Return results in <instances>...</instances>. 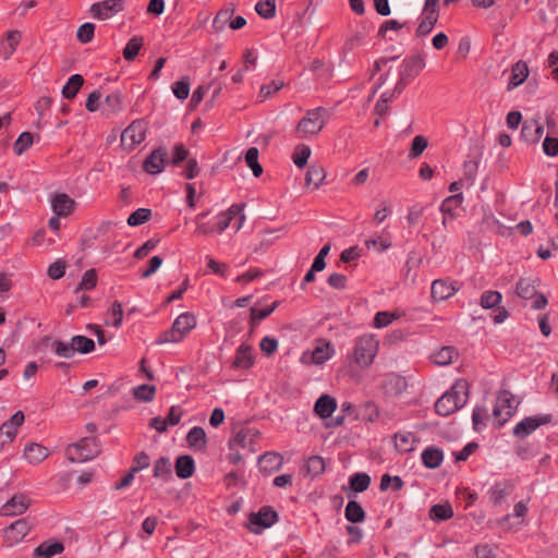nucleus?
<instances>
[{
    "mask_svg": "<svg viewBox=\"0 0 558 558\" xmlns=\"http://www.w3.org/2000/svg\"><path fill=\"white\" fill-rule=\"evenodd\" d=\"M469 384L464 379L457 380L451 389L445 392L435 403V411L448 416L461 409L468 401Z\"/></svg>",
    "mask_w": 558,
    "mask_h": 558,
    "instance_id": "f257e3e1",
    "label": "nucleus"
},
{
    "mask_svg": "<svg viewBox=\"0 0 558 558\" xmlns=\"http://www.w3.org/2000/svg\"><path fill=\"white\" fill-rule=\"evenodd\" d=\"M379 340L371 333L357 337L354 341L352 360L362 369L368 368L377 355Z\"/></svg>",
    "mask_w": 558,
    "mask_h": 558,
    "instance_id": "f03ea898",
    "label": "nucleus"
},
{
    "mask_svg": "<svg viewBox=\"0 0 558 558\" xmlns=\"http://www.w3.org/2000/svg\"><path fill=\"white\" fill-rule=\"evenodd\" d=\"M325 112L326 110L323 107L307 110L295 126V136L300 140H306L318 135L326 124Z\"/></svg>",
    "mask_w": 558,
    "mask_h": 558,
    "instance_id": "7ed1b4c3",
    "label": "nucleus"
},
{
    "mask_svg": "<svg viewBox=\"0 0 558 558\" xmlns=\"http://www.w3.org/2000/svg\"><path fill=\"white\" fill-rule=\"evenodd\" d=\"M196 326V317L192 313H182L179 315L171 329L162 332L156 340L157 344L180 342Z\"/></svg>",
    "mask_w": 558,
    "mask_h": 558,
    "instance_id": "20e7f679",
    "label": "nucleus"
},
{
    "mask_svg": "<svg viewBox=\"0 0 558 558\" xmlns=\"http://www.w3.org/2000/svg\"><path fill=\"white\" fill-rule=\"evenodd\" d=\"M51 347L59 357L71 359L76 352L87 354L94 351L95 342L85 336H73L69 342L53 340Z\"/></svg>",
    "mask_w": 558,
    "mask_h": 558,
    "instance_id": "39448f33",
    "label": "nucleus"
},
{
    "mask_svg": "<svg viewBox=\"0 0 558 558\" xmlns=\"http://www.w3.org/2000/svg\"><path fill=\"white\" fill-rule=\"evenodd\" d=\"M98 453L99 449L94 437H84L80 441L69 445L65 450V454L72 463L88 461Z\"/></svg>",
    "mask_w": 558,
    "mask_h": 558,
    "instance_id": "423d86ee",
    "label": "nucleus"
},
{
    "mask_svg": "<svg viewBox=\"0 0 558 558\" xmlns=\"http://www.w3.org/2000/svg\"><path fill=\"white\" fill-rule=\"evenodd\" d=\"M425 65V56L421 52L404 59L393 92L400 94L405 86V81L417 76Z\"/></svg>",
    "mask_w": 558,
    "mask_h": 558,
    "instance_id": "0eeeda50",
    "label": "nucleus"
},
{
    "mask_svg": "<svg viewBox=\"0 0 558 558\" xmlns=\"http://www.w3.org/2000/svg\"><path fill=\"white\" fill-rule=\"evenodd\" d=\"M536 279L521 278L515 286V293L524 301L532 300L533 310H542L547 304V298L537 292Z\"/></svg>",
    "mask_w": 558,
    "mask_h": 558,
    "instance_id": "6e6552de",
    "label": "nucleus"
},
{
    "mask_svg": "<svg viewBox=\"0 0 558 558\" xmlns=\"http://www.w3.org/2000/svg\"><path fill=\"white\" fill-rule=\"evenodd\" d=\"M517 404L514 396L510 391L501 390L498 393L496 404L493 410V415L498 427H501L512 417L515 412Z\"/></svg>",
    "mask_w": 558,
    "mask_h": 558,
    "instance_id": "1a4fd4ad",
    "label": "nucleus"
},
{
    "mask_svg": "<svg viewBox=\"0 0 558 558\" xmlns=\"http://www.w3.org/2000/svg\"><path fill=\"white\" fill-rule=\"evenodd\" d=\"M147 124L144 120L133 121L121 134V145L133 150L146 138Z\"/></svg>",
    "mask_w": 558,
    "mask_h": 558,
    "instance_id": "9d476101",
    "label": "nucleus"
},
{
    "mask_svg": "<svg viewBox=\"0 0 558 558\" xmlns=\"http://www.w3.org/2000/svg\"><path fill=\"white\" fill-rule=\"evenodd\" d=\"M277 512L265 506L256 513L250 514L248 529L252 533L258 534L262 530L270 527L277 521Z\"/></svg>",
    "mask_w": 558,
    "mask_h": 558,
    "instance_id": "9b49d317",
    "label": "nucleus"
},
{
    "mask_svg": "<svg viewBox=\"0 0 558 558\" xmlns=\"http://www.w3.org/2000/svg\"><path fill=\"white\" fill-rule=\"evenodd\" d=\"M335 353L333 348L329 341L318 339L315 349L312 352H305L302 355L303 363H313L322 365L332 357Z\"/></svg>",
    "mask_w": 558,
    "mask_h": 558,
    "instance_id": "f8f14e48",
    "label": "nucleus"
},
{
    "mask_svg": "<svg viewBox=\"0 0 558 558\" xmlns=\"http://www.w3.org/2000/svg\"><path fill=\"white\" fill-rule=\"evenodd\" d=\"M24 414L22 411L14 413L11 418L0 426V450L8 444H11L17 434V428L24 423Z\"/></svg>",
    "mask_w": 558,
    "mask_h": 558,
    "instance_id": "ddd939ff",
    "label": "nucleus"
},
{
    "mask_svg": "<svg viewBox=\"0 0 558 558\" xmlns=\"http://www.w3.org/2000/svg\"><path fill=\"white\" fill-rule=\"evenodd\" d=\"M123 10V0H105L92 4L90 14L98 20H107Z\"/></svg>",
    "mask_w": 558,
    "mask_h": 558,
    "instance_id": "4468645a",
    "label": "nucleus"
},
{
    "mask_svg": "<svg viewBox=\"0 0 558 558\" xmlns=\"http://www.w3.org/2000/svg\"><path fill=\"white\" fill-rule=\"evenodd\" d=\"M32 526L27 519H19L4 530L5 542L10 545L19 544L31 531Z\"/></svg>",
    "mask_w": 558,
    "mask_h": 558,
    "instance_id": "2eb2a0df",
    "label": "nucleus"
},
{
    "mask_svg": "<svg viewBox=\"0 0 558 558\" xmlns=\"http://www.w3.org/2000/svg\"><path fill=\"white\" fill-rule=\"evenodd\" d=\"M29 506V497L25 494H15L1 507V514L7 517L21 515L27 511Z\"/></svg>",
    "mask_w": 558,
    "mask_h": 558,
    "instance_id": "dca6fc26",
    "label": "nucleus"
},
{
    "mask_svg": "<svg viewBox=\"0 0 558 558\" xmlns=\"http://www.w3.org/2000/svg\"><path fill=\"white\" fill-rule=\"evenodd\" d=\"M550 422V415L543 416H529L519 422L514 428L513 434L518 437H526L532 434L536 428L541 425L547 424Z\"/></svg>",
    "mask_w": 558,
    "mask_h": 558,
    "instance_id": "f3484780",
    "label": "nucleus"
},
{
    "mask_svg": "<svg viewBox=\"0 0 558 558\" xmlns=\"http://www.w3.org/2000/svg\"><path fill=\"white\" fill-rule=\"evenodd\" d=\"M167 153L162 148L154 149L144 160L143 169L149 174H159L165 168Z\"/></svg>",
    "mask_w": 558,
    "mask_h": 558,
    "instance_id": "a211bd4d",
    "label": "nucleus"
},
{
    "mask_svg": "<svg viewBox=\"0 0 558 558\" xmlns=\"http://www.w3.org/2000/svg\"><path fill=\"white\" fill-rule=\"evenodd\" d=\"M74 208L75 202L65 193H57L51 199V209L57 216L66 217Z\"/></svg>",
    "mask_w": 558,
    "mask_h": 558,
    "instance_id": "6ab92c4d",
    "label": "nucleus"
},
{
    "mask_svg": "<svg viewBox=\"0 0 558 558\" xmlns=\"http://www.w3.org/2000/svg\"><path fill=\"white\" fill-rule=\"evenodd\" d=\"M458 291V288L447 280L437 279L434 280L430 288L432 298L437 301H445Z\"/></svg>",
    "mask_w": 558,
    "mask_h": 558,
    "instance_id": "aec40b11",
    "label": "nucleus"
},
{
    "mask_svg": "<svg viewBox=\"0 0 558 558\" xmlns=\"http://www.w3.org/2000/svg\"><path fill=\"white\" fill-rule=\"evenodd\" d=\"M244 204L231 205L227 210L219 213L216 216V231L223 232L231 223V221L241 214Z\"/></svg>",
    "mask_w": 558,
    "mask_h": 558,
    "instance_id": "412c9836",
    "label": "nucleus"
},
{
    "mask_svg": "<svg viewBox=\"0 0 558 558\" xmlns=\"http://www.w3.org/2000/svg\"><path fill=\"white\" fill-rule=\"evenodd\" d=\"M252 347L247 343H242L235 352V356L232 362L234 368L248 369L254 364V355L252 353Z\"/></svg>",
    "mask_w": 558,
    "mask_h": 558,
    "instance_id": "4be33fe9",
    "label": "nucleus"
},
{
    "mask_svg": "<svg viewBox=\"0 0 558 558\" xmlns=\"http://www.w3.org/2000/svg\"><path fill=\"white\" fill-rule=\"evenodd\" d=\"M123 108V98L120 92L107 95L101 104V112L106 117H111L120 112Z\"/></svg>",
    "mask_w": 558,
    "mask_h": 558,
    "instance_id": "5701e85b",
    "label": "nucleus"
},
{
    "mask_svg": "<svg viewBox=\"0 0 558 558\" xmlns=\"http://www.w3.org/2000/svg\"><path fill=\"white\" fill-rule=\"evenodd\" d=\"M336 409H337V401L333 397H331L329 395H323L322 397H319L316 400L315 405H314L315 413L320 418H324V420L330 417Z\"/></svg>",
    "mask_w": 558,
    "mask_h": 558,
    "instance_id": "b1692460",
    "label": "nucleus"
},
{
    "mask_svg": "<svg viewBox=\"0 0 558 558\" xmlns=\"http://www.w3.org/2000/svg\"><path fill=\"white\" fill-rule=\"evenodd\" d=\"M283 464V458L277 452H266L258 459V466L265 473L278 471Z\"/></svg>",
    "mask_w": 558,
    "mask_h": 558,
    "instance_id": "393cba45",
    "label": "nucleus"
},
{
    "mask_svg": "<svg viewBox=\"0 0 558 558\" xmlns=\"http://www.w3.org/2000/svg\"><path fill=\"white\" fill-rule=\"evenodd\" d=\"M234 12H235V5L233 3H229L227 7L219 10L213 20L214 32L215 33L223 32L226 29V26L229 25L231 19L233 17Z\"/></svg>",
    "mask_w": 558,
    "mask_h": 558,
    "instance_id": "a878e982",
    "label": "nucleus"
},
{
    "mask_svg": "<svg viewBox=\"0 0 558 558\" xmlns=\"http://www.w3.org/2000/svg\"><path fill=\"white\" fill-rule=\"evenodd\" d=\"M21 32L16 29L9 31L7 33L5 39L2 40L0 46L1 54L5 60L10 59L13 56L21 41Z\"/></svg>",
    "mask_w": 558,
    "mask_h": 558,
    "instance_id": "bb28decb",
    "label": "nucleus"
},
{
    "mask_svg": "<svg viewBox=\"0 0 558 558\" xmlns=\"http://www.w3.org/2000/svg\"><path fill=\"white\" fill-rule=\"evenodd\" d=\"M529 76V68L524 61H518L511 68V75L507 86L508 90H511L520 86Z\"/></svg>",
    "mask_w": 558,
    "mask_h": 558,
    "instance_id": "cd10ccee",
    "label": "nucleus"
},
{
    "mask_svg": "<svg viewBox=\"0 0 558 558\" xmlns=\"http://www.w3.org/2000/svg\"><path fill=\"white\" fill-rule=\"evenodd\" d=\"M64 550V546L61 542H43L34 549L35 558H51L54 555H59Z\"/></svg>",
    "mask_w": 558,
    "mask_h": 558,
    "instance_id": "c85d7f7f",
    "label": "nucleus"
},
{
    "mask_svg": "<svg viewBox=\"0 0 558 558\" xmlns=\"http://www.w3.org/2000/svg\"><path fill=\"white\" fill-rule=\"evenodd\" d=\"M326 178V171L320 165H311L305 174V184L306 186H313L314 190H317L323 184Z\"/></svg>",
    "mask_w": 558,
    "mask_h": 558,
    "instance_id": "c756f323",
    "label": "nucleus"
},
{
    "mask_svg": "<svg viewBox=\"0 0 558 558\" xmlns=\"http://www.w3.org/2000/svg\"><path fill=\"white\" fill-rule=\"evenodd\" d=\"M439 13H423L421 15V21L418 23V26L415 31V34L417 37H425L427 36L433 28L435 27L436 23L438 22Z\"/></svg>",
    "mask_w": 558,
    "mask_h": 558,
    "instance_id": "7c9ffc66",
    "label": "nucleus"
},
{
    "mask_svg": "<svg viewBox=\"0 0 558 558\" xmlns=\"http://www.w3.org/2000/svg\"><path fill=\"white\" fill-rule=\"evenodd\" d=\"M174 468L178 477L182 480L189 478L195 470L194 460L191 456H180L175 461Z\"/></svg>",
    "mask_w": 558,
    "mask_h": 558,
    "instance_id": "2f4dec72",
    "label": "nucleus"
},
{
    "mask_svg": "<svg viewBox=\"0 0 558 558\" xmlns=\"http://www.w3.org/2000/svg\"><path fill=\"white\" fill-rule=\"evenodd\" d=\"M209 211L201 213L195 217V231L196 236H208L216 231V225L207 220Z\"/></svg>",
    "mask_w": 558,
    "mask_h": 558,
    "instance_id": "473e14b6",
    "label": "nucleus"
},
{
    "mask_svg": "<svg viewBox=\"0 0 558 558\" xmlns=\"http://www.w3.org/2000/svg\"><path fill=\"white\" fill-rule=\"evenodd\" d=\"M24 456L29 463L37 464L48 457V450L39 444H31L25 447Z\"/></svg>",
    "mask_w": 558,
    "mask_h": 558,
    "instance_id": "72a5a7b5",
    "label": "nucleus"
},
{
    "mask_svg": "<svg viewBox=\"0 0 558 558\" xmlns=\"http://www.w3.org/2000/svg\"><path fill=\"white\" fill-rule=\"evenodd\" d=\"M186 441L190 447L204 450L207 445L206 433L203 427L195 426L186 435Z\"/></svg>",
    "mask_w": 558,
    "mask_h": 558,
    "instance_id": "f704fd0d",
    "label": "nucleus"
},
{
    "mask_svg": "<svg viewBox=\"0 0 558 558\" xmlns=\"http://www.w3.org/2000/svg\"><path fill=\"white\" fill-rule=\"evenodd\" d=\"M442 460V451L436 447H428L422 452L423 464L428 469L438 468Z\"/></svg>",
    "mask_w": 558,
    "mask_h": 558,
    "instance_id": "c9c22d12",
    "label": "nucleus"
},
{
    "mask_svg": "<svg viewBox=\"0 0 558 558\" xmlns=\"http://www.w3.org/2000/svg\"><path fill=\"white\" fill-rule=\"evenodd\" d=\"M457 354L458 353L453 347H442L434 352L430 359L436 365L446 366L452 363Z\"/></svg>",
    "mask_w": 558,
    "mask_h": 558,
    "instance_id": "e433bc0d",
    "label": "nucleus"
},
{
    "mask_svg": "<svg viewBox=\"0 0 558 558\" xmlns=\"http://www.w3.org/2000/svg\"><path fill=\"white\" fill-rule=\"evenodd\" d=\"M123 322V310L122 304L119 301H114L110 308L106 313L105 323L108 326L119 328Z\"/></svg>",
    "mask_w": 558,
    "mask_h": 558,
    "instance_id": "4c0bfd02",
    "label": "nucleus"
},
{
    "mask_svg": "<svg viewBox=\"0 0 558 558\" xmlns=\"http://www.w3.org/2000/svg\"><path fill=\"white\" fill-rule=\"evenodd\" d=\"M83 84V76L81 74H73L62 88L63 97L66 99H73L77 95Z\"/></svg>",
    "mask_w": 558,
    "mask_h": 558,
    "instance_id": "58836bf2",
    "label": "nucleus"
},
{
    "mask_svg": "<svg viewBox=\"0 0 558 558\" xmlns=\"http://www.w3.org/2000/svg\"><path fill=\"white\" fill-rule=\"evenodd\" d=\"M344 515L348 521L359 523L364 521L365 511L357 501L350 500L345 506Z\"/></svg>",
    "mask_w": 558,
    "mask_h": 558,
    "instance_id": "ea45409f",
    "label": "nucleus"
},
{
    "mask_svg": "<svg viewBox=\"0 0 558 558\" xmlns=\"http://www.w3.org/2000/svg\"><path fill=\"white\" fill-rule=\"evenodd\" d=\"M452 517L453 509L448 502L434 505L429 510V518L434 521L449 520Z\"/></svg>",
    "mask_w": 558,
    "mask_h": 558,
    "instance_id": "a19ab883",
    "label": "nucleus"
},
{
    "mask_svg": "<svg viewBox=\"0 0 558 558\" xmlns=\"http://www.w3.org/2000/svg\"><path fill=\"white\" fill-rule=\"evenodd\" d=\"M396 448L400 452H410L414 450L415 437L412 433H399L395 435Z\"/></svg>",
    "mask_w": 558,
    "mask_h": 558,
    "instance_id": "79ce46f5",
    "label": "nucleus"
},
{
    "mask_svg": "<svg viewBox=\"0 0 558 558\" xmlns=\"http://www.w3.org/2000/svg\"><path fill=\"white\" fill-rule=\"evenodd\" d=\"M463 202V195L461 193H457L454 195L448 196L440 206V211L444 216H449V218L453 219L454 214L453 209L459 207Z\"/></svg>",
    "mask_w": 558,
    "mask_h": 558,
    "instance_id": "37998d69",
    "label": "nucleus"
},
{
    "mask_svg": "<svg viewBox=\"0 0 558 558\" xmlns=\"http://www.w3.org/2000/svg\"><path fill=\"white\" fill-rule=\"evenodd\" d=\"M154 476L165 481L172 477L171 463L168 458L161 457L156 461L154 466Z\"/></svg>",
    "mask_w": 558,
    "mask_h": 558,
    "instance_id": "c03bdc74",
    "label": "nucleus"
},
{
    "mask_svg": "<svg viewBox=\"0 0 558 558\" xmlns=\"http://www.w3.org/2000/svg\"><path fill=\"white\" fill-rule=\"evenodd\" d=\"M258 155L259 151L256 147H251L245 153V161L256 178L260 177L263 173V167L258 162Z\"/></svg>",
    "mask_w": 558,
    "mask_h": 558,
    "instance_id": "a18cd8bd",
    "label": "nucleus"
},
{
    "mask_svg": "<svg viewBox=\"0 0 558 558\" xmlns=\"http://www.w3.org/2000/svg\"><path fill=\"white\" fill-rule=\"evenodd\" d=\"M312 150L311 147L305 144H300L295 147L292 160L298 168H304L307 163L308 158L311 157Z\"/></svg>",
    "mask_w": 558,
    "mask_h": 558,
    "instance_id": "49530a36",
    "label": "nucleus"
},
{
    "mask_svg": "<svg viewBox=\"0 0 558 558\" xmlns=\"http://www.w3.org/2000/svg\"><path fill=\"white\" fill-rule=\"evenodd\" d=\"M371 485V476L366 473H355L350 477V486L355 493L365 492Z\"/></svg>",
    "mask_w": 558,
    "mask_h": 558,
    "instance_id": "de8ad7c7",
    "label": "nucleus"
},
{
    "mask_svg": "<svg viewBox=\"0 0 558 558\" xmlns=\"http://www.w3.org/2000/svg\"><path fill=\"white\" fill-rule=\"evenodd\" d=\"M34 143V135L31 132H23L13 144V150L17 156L26 151Z\"/></svg>",
    "mask_w": 558,
    "mask_h": 558,
    "instance_id": "09e8293b",
    "label": "nucleus"
},
{
    "mask_svg": "<svg viewBox=\"0 0 558 558\" xmlns=\"http://www.w3.org/2000/svg\"><path fill=\"white\" fill-rule=\"evenodd\" d=\"M527 512V506L525 502L523 501H519L514 505V508H513V514H506L501 520H500V524L506 526L510 519L512 517L519 519V521L517 522V525H522L524 523V517Z\"/></svg>",
    "mask_w": 558,
    "mask_h": 558,
    "instance_id": "8fccbe9b",
    "label": "nucleus"
},
{
    "mask_svg": "<svg viewBox=\"0 0 558 558\" xmlns=\"http://www.w3.org/2000/svg\"><path fill=\"white\" fill-rule=\"evenodd\" d=\"M143 46V39L141 37H132L123 49V58L126 61H132L138 54L141 47Z\"/></svg>",
    "mask_w": 558,
    "mask_h": 558,
    "instance_id": "3c124183",
    "label": "nucleus"
},
{
    "mask_svg": "<svg viewBox=\"0 0 558 558\" xmlns=\"http://www.w3.org/2000/svg\"><path fill=\"white\" fill-rule=\"evenodd\" d=\"M255 11L263 19H272L276 14V1L259 0L255 5Z\"/></svg>",
    "mask_w": 558,
    "mask_h": 558,
    "instance_id": "603ef678",
    "label": "nucleus"
},
{
    "mask_svg": "<svg viewBox=\"0 0 558 558\" xmlns=\"http://www.w3.org/2000/svg\"><path fill=\"white\" fill-rule=\"evenodd\" d=\"M97 284V272L95 269H88L86 270L83 276L82 280L78 283V286L75 289V292L78 291H88L96 287Z\"/></svg>",
    "mask_w": 558,
    "mask_h": 558,
    "instance_id": "864d4df0",
    "label": "nucleus"
},
{
    "mask_svg": "<svg viewBox=\"0 0 558 558\" xmlns=\"http://www.w3.org/2000/svg\"><path fill=\"white\" fill-rule=\"evenodd\" d=\"M156 388L153 385H140L133 389V396L138 401L149 402L154 399Z\"/></svg>",
    "mask_w": 558,
    "mask_h": 558,
    "instance_id": "5fc2aeb1",
    "label": "nucleus"
},
{
    "mask_svg": "<svg viewBox=\"0 0 558 558\" xmlns=\"http://www.w3.org/2000/svg\"><path fill=\"white\" fill-rule=\"evenodd\" d=\"M502 300V295L498 291H485L481 296V306L485 310L494 308Z\"/></svg>",
    "mask_w": 558,
    "mask_h": 558,
    "instance_id": "6e6d98bb",
    "label": "nucleus"
},
{
    "mask_svg": "<svg viewBox=\"0 0 558 558\" xmlns=\"http://www.w3.org/2000/svg\"><path fill=\"white\" fill-rule=\"evenodd\" d=\"M508 494V487L505 484L497 483L489 492V500L493 505L499 506L505 501Z\"/></svg>",
    "mask_w": 558,
    "mask_h": 558,
    "instance_id": "4d7b16f0",
    "label": "nucleus"
},
{
    "mask_svg": "<svg viewBox=\"0 0 558 558\" xmlns=\"http://www.w3.org/2000/svg\"><path fill=\"white\" fill-rule=\"evenodd\" d=\"M151 210L148 208H138L133 211L128 218V225L131 227H136L145 223L150 219Z\"/></svg>",
    "mask_w": 558,
    "mask_h": 558,
    "instance_id": "13d9d810",
    "label": "nucleus"
},
{
    "mask_svg": "<svg viewBox=\"0 0 558 558\" xmlns=\"http://www.w3.org/2000/svg\"><path fill=\"white\" fill-rule=\"evenodd\" d=\"M544 134V126L538 124L537 122H533V124L524 123L522 128V135L532 142H537L542 135Z\"/></svg>",
    "mask_w": 558,
    "mask_h": 558,
    "instance_id": "bf43d9fd",
    "label": "nucleus"
},
{
    "mask_svg": "<svg viewBox=\"0 0 558 558\" xmlns=\"http://www.w3.org/2000/svg\"><path fill=\"white\" fill-rule=\"evenodd\" d=\"M428 142L423 135H416L411 144V148L409 150V158L415 159L420 157L423 151L427 148Z\"/></svg>",
    "mask_w": 558,
    "mask_h": 558,
    "instance_id": "052dcab7",
    "label": "nucleus"
},
{
    "mask_svg": "<svg viewBox=\"0 0 558 558\" xmlns=\"http://www.w3.org/2000/svg\"><path fill=\"white\" fill-rule=\"evenodd\" d=\"M306 470L308 474L317 476L325 471V461L319 456L311 457L306 462Z\"/></svg>",
    "mask_w": 558,
    "mask_h": 558,
    "instance_id": "680f3d73",
    "label": "nucleus"
},
{
    "mask_svg": "<svg viewBox=\"0 0 558 558\" xmlns=\"http://www.w3.org/2000/svg\"><path fill=\"white\" fill-rule=\"evenodd\" d=\"M172 92L178 99H186L190 94V78L186 76L183 77L181 81L175 82L172 85Z\"/></svg>",
    "mask_w": 558,
    "mask_h": 558,
    "instance_id": "e2e57ef3",
    "label": "nucleus"
},
{
    "mask_svg": "<svg viewBox=\"0 0 558 558\" xmlns=\"http://www.w3.org/2000/svg\"><path fill=\"white\" fill-rule=\"evenodd\" d=\"M95 33V25L93 23H85L77 29L76 36L82 44H87L93 40Z\"/></svg>",
    "mask_w": 558,
    "mask_h": 558,
    "instance_id": "0e129e2a",
    "label": "nucleus"
},
{
    "mask_svg": "<svg viewBox=\"0 0 558 558\" xmlns=\"http://www.w3.org/2000/svg\"><path fill=\"white\" fill-rule=\"evenodd\" d=\"M65 268H66L65 262L58 259V260L53 262L48 267L47 275L49 276V278H51L53 280H58L64 276Z\"/></svg>",
    "mask_w": 558,
    "mask_h": 558,
    "instance_id": "69168bd1",
    "label": "nucleus"
},
{
    "mask_svg": "<svg viewBox=\"0 0 558 558\" xmlns=\"http://www.w3.org/2000/svg\"><path fill=\"white\" fill-rule=\"evenodd\" d=\"M488 417L487 409L485 407H475L472 413V422L473 426L476 430H478L482 426L485 425L486 420Z\"/></svg>",
    "mask_w": 558,
    "mask_h": 558,
    "instance_id": "338daca9",
    "label": "nucleus"
},
{
    "mask_svg": "<svg viewBox=\"0 0 558 558\" xmlns=\"http://www.w3.org/2000/svg\"><path fill=\"white\" fill-rule=\"evenodd\" d=\"M398 316L391 312H378V313H376L375 318H374V326L376 328L387 327Z\"/></svg>",
    "mask_w": 558,
    "mask_h": 558,
    "instance_id": "774afa93",
    "label": "nucleus"
}]
</instances>
